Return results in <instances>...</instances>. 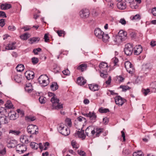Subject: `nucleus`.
I'll use <instances>...</instances> for the list:
<instances>
[{"label":"nucleus","instance_id":"nucleus-22","mask_svg":"<svg viewBox=\"0 0 156 156\" xmlns=\"http://www.w3.org/2000/svg\"><path fill=\"white\" fill-rule=\"evenodd\" d=\"M89 87L90 90L93 91L98 90L99 89V86L97 84H89Z\"/></svg>","mask_w":156,"mask_h":156},{"label":"nucleus","instance_id":"nucleus-10","mask_svg":"<svg viewBox=\"0 0 156 156\" xmlns=\"http://www.w3.org/2000/svg\"><path fill=\"white\" fill-rule=\"evenodd\" d=\"M125 67L129 73H132L133 72L134 69L133 65L129 61H127L125 62Z\"/></svg>","mask_w":156,"mask_h":156},{"label":"nucleus","instance_id":"nucleus-40","mask_svg":"<svg viewBox=\"0 0 156 156\" xmlns=\"http://www.w3.org/2000/svg\"><path fill=\"white\" fill-rule=\"evenodd\" d=\"M9 133H11L15 135H18L20 134L21 132L19 130H9Z\"/></svg>","mask_w":156,"mask_h":156},{"label":"nucleus","instance_id":"nucleus-18","mask_svg":"<svg viewBox=\"0 0 156 156\" xmlns=\"http://www.w3.org/2000/svg\"><path fill=\"white\" fill-rule=\"evenodd\" d=\"M127 33L123 30H120L118 33L119 35L121 38H122V40L125 41L127 39Z\"/></svg>","mask_w":156,"mask_h":156},{"label":"nucleus","instance_id":"nucleus-39","mask_svg":"<svg viewBox=\"0 0 156 156\" xmlns=\"http://www.w3.org/2000/svg\"><path fill=\"white\" fill-rule=\"evenodd\" d=\"M9 144L10 145L9 146V147L11 148L14 147L17 144L16 141L15 140H10Z\"/></svg>","mask_w":156,"mask_h":156},{"label":"nucleus","instance_id":"nucleus-41","mask_svg":"<svg viewBox=\"0 0 156 156\" xmlns=\"http://www.w3.org/2000/svg\"><path fill=\"white\" fill-rule=\"evenodd\" d=\"M99 111L101 113H106L107 112H109V111L108 108H103L101 107L99 109Z\"/></svg>","mask_w":156,"mask_h":156},{"label":"nucleus","instance_id":"nucleus-7","mask_svg":"<svg viewBox=\"0 0 156 156\" xmlns=\"http://www.w3.org/2000/svg\"><path fill=\"white\" fill-rule=\"evenodd\" d=\"M133 47L132 44H128L125 46L124 49V51L125 54L127 55H131L133 51Z\"/></svg>","mask_w":156,"mask_h":156},{"label":"nucleus","instance_id":"nucleus-44","mask_svg":"<svg viewBox=\"0 0 156 156\" xmlns=\"http://www.w3.org/2000/svg\"><path fill=\"white\" fill-rule=\"evenodd\" d=\"M45 98L43 96L40 97L39 98L40 102L41 104H44L45 102Z\"/></svg>","mask_w":156,"mask_h":156},{"label":"nucleus","instance_id":"nucleus-59","mask_svg":"<svg viewBox=\"0 0 156 156\" xmlns=\"http://www.w3.org/2000/svg\"><path fill=\"white\" fill-rule=\"evenodd\" d=\"M62 72L65 75H68L70 74V72L68 69L64 70L62 71Z\"/></svg>","mask_w":156,"mask_h":156},{"label":"nucleus","instance_id":"nucleus-28","mask_svg":"<svg viewBox=\"0 0 156 156\" xmlns=\"http://www.w3.org/2000/svg\"><path fill=\"white\" fill-rule=\"evenodd\" d=\"M125 1L129 3L130 6L132 8L136 9L137 7L136 5H135L134 0H125Z\"/></svg>","mask_w":156,"mask_h":156},{"label":"nucleus","instance_id":"nucleus-35","mask_svg":"<svg viewBox=\"0 0 156 156\" xmlns=\"http://www.w3.org/2000/svg\"><path fill=\"white\" fill-rule=\"evenodd\" d=\"M16 69L17 71L20 72L24 70V67L23 65L19 64L16 67Z\"/></svg>","mask_w":156,"mask_h":156},{"label":"nucleus","instance_id":"nucleus-42","mask_svg":"<svg viewBox=\"0 0 156 156\" xmlns=\"http://www.w3.org/2000/svg\"><path fill=\"white\" fill-rule=\"evenodd\" d=\"M65 125L71 127L72 125L71 120L69 118H67L65 120Z\"/></svg>","mask_w":156,"mask_h":156},{"label":"nucleus","instance_id":"nucleus-20","mask_svg":"<svg viewBox=\"0 0 156 156\" xmlns=\"http://www.w3.org/2000/svg\"><path fill=\"white\" fill-rule=\"evenodd\" d=\"M16 42H10L8 46L6 47L5 49L11 50L15 49L16 47Z\"/></svg>","mask_w":156,"mask_h":156},{"label":"nucleus","instance_id":"nucleus-15","mask_svg":"<svg viewBox=\"0 0 156 156\" xmlns=\"http://www.w3.org/2000/svg\"><path fill=\"white\" fill-rule=\"evenodd\" d=\"M75 136L76 137H79L84 139L86 137V136L84 133V131L81 130V131H77L75 133Z\"/></svg>","mask_w":156,"mask_h":156},{"label":"nucleus","instance_id":"nucleus-43","mask_svg":"<svg viewBox=\"0 0 156 156\" xmlns=\"http://www.w3.org/2000/svg\"><path fill=\"white\" fill-rule=\"evenodd\" d=\"M2 147L3 148L2 150H1V156H5L6 154V150L5 148L3 147L2 145Z\"/></svg>","mask_w":156,"mask_h":156},{"label":"nucleus","instance_id":"nucleus-37","mask_svg":"<svg viewBox=\"0 0 156 156\" xmlns=\"http://www.w3.org/2000/svg\"><path fill=\"white\" fill-rule=\"evenodd\" d=\"M5 108L4 107V108L6 109V108H11L13 107V105L11 102V101H7L6 104H5Z\"/></svg>","mask_w":156,"mask_h":156},{"label":"nucleus","instance_id":"nucleus-13","mask_svg":"<svg viewBox=\"0 0 156 156\" xmlns=\"http://www.w3.org/2000/svg\"><path fill=\"white\" fill-rule=\"evenodd\" d=\"M94 34L96 37L99 38H102L103 34H104V32L101 31L100 29L97 28L95 29L94 31Z\"/></svg>","mask_w":156,"mask_h":156},{"label":"nucleus","instance_id":"nucleus-8","mask_svg":"<svg viewBox=\"0 0 156 156\" xmlns=\"http://www.w3.org/2000/svg\"><path fill=\"white\" fill-rule=\"evenodd\" d=\"M90 14L89 10L86 9H81L79 13L80 16L82 19L87 18L89 16Z\"/></svg>","mask_w":156,"mask_h":156},{"label":"nucleus","instance_id":"nucleus-57","mask_svg":"<svg viewBox=\"0 0 156 156\" xmlns=\"http://www.w3.org/2000/svg\"><path fill=\"white\" fill-rule=\"evenodd\" d=\"M140 19V15L138 14H137L133 17L132 18V20H139Z\"/></svg>","mask_w":156,"mask_h":156},{"label":"nucleus","instance_id":"nucleus-5","mask_svg":"<svg viewBox=\"0 0 156 156\" xmlns=\"http://www.w3.org/2000/svg\"><path fill=\"white\" fill-rule=\"evenodd\" d=\"M49 79L46 75H42L38 78V81L42 86H47L49 83Z\"/></svg>","mask_w":156,"mask_h":156},{"label":"nucleus","instance_id":"nucleus-63","mask_svg":"<svg viewBox=\"0 0 156 156\" xmlns=\"http://www.w3.org/2000/svg\"><path fill=\"white\" fill-rule=\"evenodd\" d=\"M44 39L45 42H47L49 40V38L48 36V34H44Z\"/></svg>","mask_w":156,"mask_h":156},{"label":"nucleus","instance_id":"nucleus-29","mask_svg":"<svg viewBox=\"0 0 156 156\" xmlns=\"http://www.w3.org/2000/svg\"><path fill=\"white\" fill-rule=\"evenodd\" d=\"M30 36V34L29 33H26L21 35L20 36V37L22 40H26L29 38Z\"/></svg>","mask_w":156,"mask_h":156},{"label":"nucleus","instance_id":"nucleus-32","mask_svg":"<svg viewBox=\"0 0 156 156\" xmlns=\"http://www.w3.org/2000/svg\"><path fill=\"white\" fill-rule=\"evenodd\" d=\"M14 80L17 82L19 83L22 80V77L21 75H15L14 76Z\"/></svg>","mask_w":156,"mask_h":156},{"label":"nucleus","instance_id":"nucleus-38","mask_svg":"<svg viewBox=\"0 0 156 156\" xmlns=\"http://www.w3.org/2000/svg\"><path fill=\"white\" fill-rule=\"evenodd\" d=\"M102 36V38H101V39H102L103 41L105 42H106L108 41V39L109 38V37L108 35V34H103Z\"/></svg>","mask_w":156,"mask_h":156},{"label":"nucleus","instance_id":"nucleus-49","mask_svg":"<svg viewBox=\"0 0 156 156\" xmlns=\"http://www.w3.org/2000/svg\"><path fill=\"white\" fill-rule=\"evenodd\" d=\"M41 51V49L40 48L34 49L33 50V52L35 55H37L38 52H40Z\"/></svg>","mask_w":156,"mask_h":156},{"label":"nucleus","instance_id":"nucleus-47","mask_svg":"<svg viewBox=\"0 0 156 156\" xmlns=\"http://www.w3.org/2000/svg\"><path fill=\"white\" fill-rule=\"evenodd\" d=\"M56 33H57L59 37L62 36V34H63L64 35L66 34L65 31H64V30H57L56 31Z\"/></svg>","mask_w":156,"mask_h":156},{"label":"nucleus","instance_id":"nucleus-1","mask_svg":"<svg viewBox=\"0 0 156 156\" xmlns=\"http://www.w3.org/2000/svg\"><path fill=\"white\" fill-rule=\"evenodd\" d=\"M49 97H52L51 98V101L52 103L53 109L58 110L63 108L62 104L59 103V100L55 97V94L49 92L48 94Z\"/></svg>","mask_w":156,"mask_h":156},{"label":"nucleus","instance_id":"nucleus-11","mask_svg":"<svg viewBox=\"0 0 156 156\" xmlns=\"http://www.w3.org/2000/svg\"><path fill=\"white\" fill-rule=\"evenodd\" d=\"M134 54L135 55H138L142 52L143 49L140 45L136 46L134 48Z\"/></svg>","mask_w":156,"mask_h":156},{"label":"nucleus","instance_id":"nucleus-31","mask_svg":"<svg viewBox=\"0 0 156 156\" xmlns=\"http://www.w3.org/2000/svg\"><path fill=\"white\" fill-rule=\"evenodd\" d=\"M25 89V90L28 92H31L33 90L31 83H28L26 84Z\"/></svg>","mask_w":156,"mask_h":156},{"label":"nucleus","instance_id":"nucleus-52","mask_svg":"<svg viewBox=\"0 0 156 156\" xmlns=\"http://www.w3.org/2000/svg\"><path fill=\"white\" fill-rule=\"evenodd\" d=\"M71 144L73 148H75L76 149L78 148V145L75 141L73 140L71 142Z\"/></svg>","mask_w":156,"mask_h":156},{"label":"nucleus","instance_id":"nucleus-62","mask_svg":"<svg viewBox=\"0 0 156 156\" xmlns=\"http://www.w3.org/2000/svg\"><path fill=\"white\" fill-rule=\"evenodd\" d=\"M151 12L154 16H156V7L152 9Z\"/></svg>","mask_w":156,"mask_h":156},{"label":"nucleus","instance_id":"nucleus-19","mask_svg":"<svg viewBox=\"0 0 156 156\" xmlns=\"http://www.w3.org/2000/svg\"><path fill=\"white\" fill-rule=\"evenodd\" d=\"M122 38H121L120 36L118 35H116L114 38L113 41L115 43V44H119L122 41H124L122 40Z\"/></svg>","mask_w":156,"mask_h":156},{"label":"nucleus","instance_id":"nucleus-3","mask_svg":"<svg viewBox=\"0 0 156 156\" xmlns=\"http://www.w3.org/2000/svg\"><path fill=\"white\" fill-rule=\"evenodd\" d=\"M7 114L6 109L1 107V125L7 124L9 122V120L6 116Z\"/></svg>","mask_w":156,"mask_h":156},{"label":"nucleus","instance_id":"nucleus-30","mask_svg":"<svg viewBox=\"0 0 156 156\" xmlns=\"http://www.w3.org/2000/svg\"><path fill=\"white\" fill-rule=\"evenodd\" d=\"M50 88L53 91L57 90L58 88V86L57 83L55 82L52 83L50 86Z\"/></svg>","mask_w":156,"mask_h":156},{"label":"nucleus","instance_id":"nucleus-23","mask_svg":"<svg viewBox=\"0 0 156 156\" xmlns=\"http://www.w3.org/2000/svg\"><path fill=\"white\" fill-rule=\"evenodd\" d=\"M87 65L85 63H83L78 66L76 69H77L83 72L87 69Z\"/></svg>","mask_w":156,"mask_h":156},{"label":"nucleus","instance_id":"nucleus-33","mask_svg":"<svg viewBox=\"0 0 156 156\" xmlns=\"http://www.w3.org/2000/svg\"><path fill=\"white\" fill-rule=\"evenodd\" d=\"M40 38L38 37H33L30 38L29 40V43L32 44L36 41H38Z\"/></svg>","mask_w":156,"mask_h":156},{"label":"nucleus","instance_id":"nucleus-2","mask_svg":"<svg viewBox=\"0 0 156 156\" xmlns=\"http://www.w3.org/2000/svg\"><path fill=\"white\" fill-rule=\"evenodd\" d=\"M108 67L107 64L103 62H101L99 65L100 73V76L101 77L105 78L108 77L107 71Z\"/></svg>","mask_w":156,"mask_h":156},{"label":"nucleus","instance_id":"nucleus-9","mask_svg":"<svg viewBox=\"0 0 156 156\" xmlns=\"http://www.w3.org/2000/svg\"><path fill=\"white\" fill-rule=\"evenodd\" d=\"M116 104L119 106H122L126 102V100L121 97L120 96H117L115 98Z\"/></svg>","mask_w":156,"mask_h":156},{"label":"nucleus","instance_id":"nucleus-27","mask_svg":"<svg viewBox=\"0 0 156 156\" xmlns=\"http://www.w3.org/2000/svg\"><path fill=\"white\" fill-rule=\"evenodd\" d=\"M76 121H77L78 122L81 123L82 125L83 126L84 123L87 122V120L81 116H80L77 118Z\"/></svg>","mask_w":156,"mask_h":156},{"label":"nucleus","instance_id":"nucleus-6","mask_svg":"<svg viewBox=\"0 0 156 156\" xmlns=\"http://www.w3.org/2000/svg\"><path fill=\"white\" fill-rule=\"evenodd\" d=\"M27 131L32 134H36L38 133V128L36 125H29L27 127Z\"/></svg>","mask_w":156,"mask_h":156},{"label":"nucleus","instance_id":"nucleus-50","mask_svg":"<svg viewBox=\"0 0 156 156\" xmlns=\"http://www.w3.org/2000/svg\"><path fill=\"white\" fill-rule=\"evenodd\" d=\"M133 156H142V152L140 151L134 152Z\"/></svg>","mask_w":156,"mask_h":156},{"label":"nucleus","instance_id":"nucleus-21","mask_svg":"<svg viewBox=\"0 0 156 156\" xmlns=\"http://www.w3.org/2000/svg\"><path fill=\"white\" fill-rule=\"evenodd\" d=\"M9 119L12 120H15L18 117V115L14 111L11 112L9 113Z\"/></svg>","mask_w":156,"mask_h":156},{"label":"nucleus","instance_id":"nucleus-4","mask_svg":"<svg viewBox=\"0 0 156 156\" xmlns=\"http://www.w3.org/2000/svg\"><path fill=\"white\" fill-rule=\"evenodd\" d=\"M58 130L59 133L65 136H67L70 133L69 129L65 127L64 124L62 123L58 125Z\"/></svg>","mask_w":156,"mask_h":156},{"label":"nucleus","instance_id":"nucleus-64","mask_svg":"<svg viewBox=\"0 0 156 156\" xmlns=\"http://www.w3.org/2000/svg\"><path fill=\"white\" fill-rule=\"evenodd\" d=\"M111 80V77L109 76L107 80L105 81V83L107 85H110Z\"/></svg>","mask_w":156,"mask_h":156},{"label":"nucleus","instance_id":"nucleus-56","mask_svg":"<svg viewBox=\"0 0 156 156\" xmlns=\"http://www.w3.org/2000/svg\"><path fill=\"white\" fill-rule=\"evenodd\" d=\"M35 119L34 117H29V116L26 117H25V119L28 121H33L35 120Z\"/></svg>","mask_w":156,"mask_h":156},{"label":"nucleus","instance_id":"nucleus-46","mask_svg":"<svg viewBox=\"0 0 156 156\" xmlns=\"http://www.w3.org/2000/svg\"><path fill=\"white\" fill-rule=\"evenodd\" d=\"M120 88L122 89V91H125L129 89L130 88L128 86H120Z\"/></svg>","mask_w":156,"mask_h":156},{"label":"nucleus","instance_id":"nucleus-51","mask_svg":"<svg viewBox=\"0 0 156 156\" xmlns=\"http://www.w3.org/2000/svg\"><path fill=\"white\" fill-rule=\"evenodd\" d=\"M32 62L34 64H37L38 62V59L36 57H33L31 59Z\"/></svg>","mask_w":156,"mask_h":156},{"label":"nucleus","instance_id":"nucleus-58","mask_svg":"<svg viewBox=\"0 0 156 156\" xmlns=\"http://www.w3.org/2000/svg\"><path fill=\"white\" fill-rule=\"evenodd\" d=\"M119 23L122 25H125L126 23V22L124 18H121L119 20Z\"/></svg>","mask_w":156,"mask_h":156},{"label":"nucleus","instance_id":"nucleus-55","mask_svg":"<svg viewBox=\"0 0 156 156\" xmlns=\"http://www.w3.org/2000/svg\"><path fill=\"white\" fill-rule=\"evenodd\" d=\"M27 137H28V136L26 135H24L23 136H21L20 138V141L22 143H24V141L26 139Z\"/></svg>","mask_w":156,"mask_h":156},{"label":"nucleus","instance_id":"nucleus-54","mask_svg":"<svg viewBox=\"0 0 156 156\" xmlns=\"http://www.w3.org/2000/svg\"><path fill=\"white\" fill-rule=\"evenodd\" d=\"M150 92V89L148 88L142 90V92L145 96L147 95Z\"/></svg>","mask_w":156,"mask_h":156},{"label":"nucleus","instance_id":"nucleus-36","mask_svg":"<svg viewBox=\"0 0 156 156\" xmlns=\"http://www.w3.org/2000/svg\"><path fill=\"white\" fill-rule=\"evenodd\" d=\"M151 88L153 92H156V82L155 81L151 83Z\"/></svg>","mask_w":156,"mask_h":156},{"label":"nucleus","instance_id":"nucleus-12","mask_svg":"<svg viewBox=\"0 0 156 156\" xmlns=\"http://www.w3.org/2000/svg\"><path fill=\"white\" fill-rule=\"evenodd\" d=\"M34 74L33 72L29 70L26 71L25 73L26 77L28 80L33 79L34 77Z\"/></svg>","mask_w":156,"mask_h":156},{"label":"nucleus","instance_id":"nucleus-60","mask_svg":"<svg viewBox=\"0 0 156 156\" xmlns=\"http://www.w3.org/2000/svg\"><path fill=\"white\" fill-rule=\"evenodd\" d=\"M9 30L11 31H14L16 30V28L14 26H9L8 27Z\"/></svg>","mask_w":156,"mask_h":156},{"label":"nucleus","instance_id":"nucleus-61","mask_svg":"<svg viewBox=\"0 0 156 156\" xmlns=\"http://www.w3.org/2000/svg\"><path fill=\"white\" fill-rule=\"evenodd\" d=\"M17 112L18 113L21 115L22 116H23L24 115V112L23 110H21L20 109H18L17 110Z\"/></svg>","mask_w":156,"mask_h":156},{"label":"nucleus","instance_id":"nucleus-34","mask_svg":"<svg viewBox=\"0 0 156 156\" xmlns=\"http://www.w3.org/2000/svg\"><path fill=\"white\" fill-rule=\"evenodd\" d=\"M30 146L31 148L34 150H37L38 147V145L37 143L34 142H31L30 144Z\"/></svg>","mask_w":156,"mask_h":156},{"label":"nucleus","instance_id":"nucleus-45","mask_svg":"<svg viewBox=\"0 0 156 156\" xmlns=\"http://www.w3.org/2000/svg\"><path fill=\"white\" fill-rule=\"evenodd\" d=\"M112 61L114 63V66H116L117 65V63L119 62V60L117 58L115 57L112 59Z\"/></svg>","mask_w":156,"mask_h":156},{"label":"nucleus","instance_id":"nucleus-48","mask_svg":"<svg viewBox=\"0 0 156 156\" xmlns=\"http://www.w3.org/2000/svg\"><path fill=\"white\" fill-rule=\"evenodd\" d=\"M102 131L101 129L97 128L96 129V131H95L96 136H99V134L101 133Z\"/></svg>","mask_w":156,"mask_h":156},{"label":"nucleus","instance_id":"nucleus-53","mask_svg":"<svg viewBox=\"0 0 156 156\" xmlns=\"http://www.w3.org/2000/svg\"><path fill=\"white\" fill-rule=\"evenodd\" d=\"M77 152L78 154L81 156H86V153L82 150H78L77 151Z\"/></svg>","mask_w":156,"mask_h":156},{"label":"nucleus","instance_id":"nucleus-25","mask_svg":"<svg viewBox=\"0 0 156 156\" xmlns=\"http://www.w3.org/2000/svg\"><path fill=\"white\" fill-rule=\"evenodd\" d=\"M12 7L10 4L5 3L1 5V9L2 10H6Z\"/></svg>","mask_w":156,"mask_h":156},{"label":"nucleus","instance_id":"nucleus-14","mask_svg":"<svg viewBox=\"0 0 156 156\" xmlns=\"http://www.w3.org/2000/svg\"><path fill=\"white\" fill-rule=\"evenodd\" d=\"M88 115V117L89 118L90 122H94L96 121L97 116L95 113L89 112V115Z\"/></svg>","mask_w":156,"mask_h":156},{"label":"nucleus","instance_id":"nucleus-26","mask_svg":"<svg viewBox=\"0 0 156 156\" xmlns=\"http://www.w3.org/2000/svg\"><path fill=\"white\" fill-rule=\"evenodd\" d=\"M25 146V145L23 144H18L16 146V151L18 152H19L20 151V150L18 149H20V151L22 153H23L26 150L27 148L25 147V150H23L22 149L21 147H23Z\"/></svg>","mask_w":156,"mask_h":156},{"label":"nucleus","instance_id":"nucleus-16","mask_svg":"<svg viewBox=\"0 0 156 156\" xmlns=\"http://www.w3.org/2000/svg\"><path fill=\"white\" fill-rule=\"evenodd\" d=\"M93 127L90 126L88 127L85 130L86 134L87 136H89V134L91 133V136H93L95 133V132L94 130H93Z\"/></svg>","mask_w":156,"mask_h":156},{"label":"nucleus","instance_id":"nucleus-17","mask_svg":"<svg viewBox=\"0 0 156 156\" xmlns=\"http://www.w3.org/2000/svg\"><path fill=\"white\" fill-rule=\"evenodd\" d=\"M76 83L80 86H82L86 83V80L82 77H78Z\"/></svg>","mask_w":156,"mask_h":156},{"label":"nucleus","instance_id":"nucleus-24","mask_svg":"<svg viewBox=\"0 0 156 156\" xmlns=\"http://www.w3.org/2000/svg\"><path fill=\"white\" fill-rule=\"evenodd\" d=\"M117 6L119 9H124L126 7L125 2H121L118 3L117 4Z\"/></svg>","mask_w":156,"mask_h":156}]
</instances>
